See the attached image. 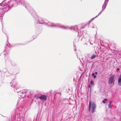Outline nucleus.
<instances>
[{"instance_id": "obj_1", "label": "nucleus", "mask_w": 121, "mask_h": 121, "mask_svg": "<svg viewBox=\"0 0 121 121\" xmlns=\"http://www.w3.org/2000/svg\"><path fill=\"white\" fill-rule=\"evenodd\" d=\"M96 105L95 103H91V101H90L88 107V110L89 111L91 110V113L94 112L96 109Z\"/></svg>"}, {"instance_id": "obj_2", "label": "nucleus", "mask_w": 121, "mask_h": 121, "mask_svg": "<svg viewBox=\"0 0 121 121\" xmlns=\"http://www.w3.org/2000/svg\"><path fill=\"white\" fill-rule=\"evenodd\" d=\"M114 78L115 76L114 75H112L109 78L108 82V83L109 84H111L114 82Z\"/></svg>"}, {"instance_id": "obj_3", "label": "nucleus", "mask_w": 121, "mask_h": 121, "mask_svg": "<svg viewBox=\"0 0 121 121\" xmlns=\"http://www.w3.org/2000/svg\"><path fill=\"white\" fill-rule=\"evenodd\" d=\"M41 100L46 101L47 99L46 96L45 95H42L38 97Z\"/></svg>"}, {"instance_id": "obj_4", "label": "nucleus", "mask_w": 121, "mask_h": 121, "mask_svg": "<svg viewBox=\"0 0 121 121\" xmlns=\"http://www.w3.org/2000/svg\"><path fill=\"white\" fill-rule=\"evenodd\" d=\"M112 101H111L109 103L108 105V108H111L112 107Z\"/></svg>"}, {"instance_id": "obj_5", "label": "nucleus", "mask_w": 121, "mask_h": 121, "mask_svg": "<svg viewBox=\"0 0 121 121\" xmlns=\"http://www.w3.org/2000/svg\"><path fill=\"white\" fill-rule=\"evenodd\" d=\"M96 57V56L95 55H93L91 57V59H93L94 58H95Z\"/></svg>"}, {"instance_id": "obj_6", "label": "nucleus", "mask_w": 121, "mask_h": 121, "mask_svg": "<svg viewBox=\"0 0 121 121\" xmlns=\"http://www.w3.org/2000/svg\"><path fill=\"white\" fill-rule=\"evenodd\" d=\"M121 79L119 78V79L118 80V82L119 84L120 85H121Z\"/></svg>"}, {"instance_id": "obj_7", "label": "nucleus", "mask_w": 121, "mask_h": 121, "mask_svg": "<svg viewBox=\"0 0 121 121\" xmlns=\"http://www.w3.org/2000/svg\"><path fill=\"white\" fill-rule=\"evenodd\" d=\"M107 99H104V100L102 102L104 104H105L106 103L105 101H107Z\"/></svg>"}, {"instance_id": "obj_8", "label": "nucleus", "mask_w": 121, "mask_h": 121, "mask_svg": "<svg viewBox=\"0 0 121 121\" xmlns=\"http://www.w3.org/2000/svg\"><path fill=\"white\" fill-rule=\"evenodd\" d=\"M91 84L93 85V82L91 80Z\"/></svg>"}, {"instance_id": "obj_9", "label": "nucleus", "mask_w": 121, "mask_h": 121, "mask_svg": "<svg viewBox=\"0 0 121 121\" xmlns=\"http://www.w3.org/2000/svg\"><path fill=\"white\" fill-rule=\"evenodd\" d=\"M119 78L121 79V74H120V75Z\"/></svg>"}, {"instance_id": "obj_10", "label": "nucleus", "mask_w": 121, "mask_h": 121, "mask_svg": "<svg viewBox=\"0 0 121 121\" xmlns=\"http://www.w3.org/2000/svg\"><path fill=\"white\" fill-rule=\"evenodd\" d=\"M94 75H95V73H93L92 74V76H94Z\"/></svg>"}, {"instance_id": "obj_11", "label": "nucleus", "mask_w": 121, "mask_h": 121, "mask_svg": "<svg viewBox=\"0 0 121 121\" xmlns=\"http://www.w3.org/2000/svg\"><path fill=\"white\" fill-rule=\"evenodd\" d=\"M96 77V76L95 75H94V78H95Z\"/></svg>"}, {"instance_id": "obj_12", "label": "nucleus", "mask_w": 121, "mask_h": 121, "mask_svg": "<svg viewBox=\"0 0 121 121\" xmlns=\"http://www.w3.org/2000/svg\"><path fill=\"white\" fill-rule=\"evenodd\" d=\"M95 73L96 74H97V72H95Z\"/></svg>"}, {"instance_id": "obj_13", "label": "nucleus", "mask_w": 121, "mask_h": 121, "mask_svg": "<svg viewBox=\"0 0 121 121\" xmlns=\"http://www.w3.org/2000/svg\"><path fill=\"white\" fill-rule=\"evenodd\" d=\"M100 14V13H99L98 15L97 16H96L95 17H97Z\"/></svg>"}, {"instance_id": "obj_14", "label": "nucleus", "mask_w": 121, "mask_h": 121, "mask_svg": "<svg viewBox=\"0 0 121 121\" xmlns=\"http://www.w3.org/2000/svg\"><path fill=\"white\" fill-rule=\"evenodd\" d=\"M119 68H117V70H119Z\"/></svg>"}, {"instance_id": "obj_15", "label": "nucleus", "mask_w": 121, "mask_h": 121, "mask_svg": "<svg viewBox=\"0 0 121 121\" xmlns=\"http://www.w3.org/2000/svg\"><path fill=\"white\" fill-rule=\"evenodd\" d=\"M88 86L89 87H90V85H89Z\"/></svg>"}, {"instance_id": "obj_16", "label": "nucleus", "mask_w": 121, "mask_h": 121, "mask_svg": "<svg viewBox=\"0 0 121 121\" xmlns=\"http://www.w3.org/2000/svg\"><path fill=\"white\" fill-rule=\"evenodd\" d=\"M60 94L61 95V93H60Z\"/></svg>"}]
</instances>
